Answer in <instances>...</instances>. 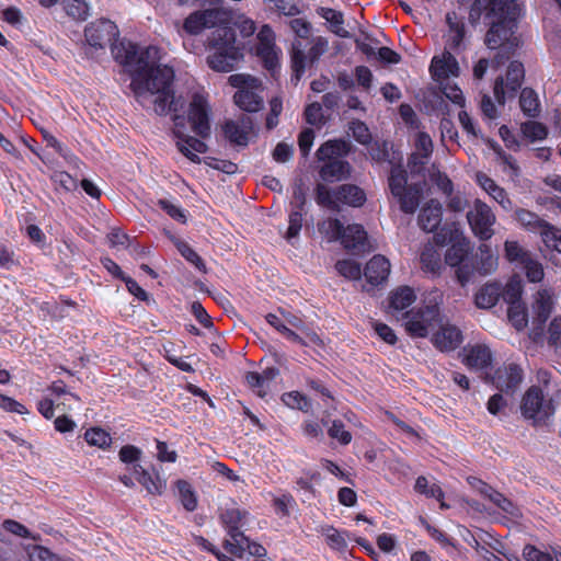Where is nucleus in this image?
I'll return each mask as SVG.
<instances>
[{"label":"nucleus","instance_id":"f257e3e1","mask_svg":"<svg viewBox=\"0 0 561 561\" xmlns=\"http://www.w3.org/2000/svg\"><path fill=\"white\" fill-rule=\"evenodd\" d=\"M519 8L516 0H490L486 18L491 26L485 35V45L497 49L492 59V68L504 66L519 47V38L515 36Z\"/></svg>","mask_w":561,"mask_h":561},{"label":"nucleus","instance_id":"f03ea898","mask_svg":"<svg viewBox=\"0 0 561 561\" xmlns=\"http://www.w3.org/2000/svg\"><path fill=\"white\" fill-rule=\"evenodd\" d=\"M156 54L157 48L152 46L142 49L138 67L131 71L130 89L136 96H141L146 92H160L172 87L173 69L169 66H156L150 62Z\"/></svg>","mask_w":561,"mask_h":561},{"label":"nucleus","instance_id":"7ed1b4c3","mask_svg":"<svg viewBox=\"0 0 561 561\" xmlns=\"http://www.w3.org/2000/svg\"><path fill=\"white\" fill-rule=\"evenodd\" d=\"M352 146L344 139H329L316 151L319 167V178L325 183H334L347 180L352 173V165L345 159L351 152Z\"/></svg>","mask_w":561,"mask_h":561},{"label":"nucleus","instance_id":"20e7f679","mask_svg":"<svg viewBox=\"0 0 561 561\" xmlns=\"http://www.w3.org/2000/svg\"><path fill=\"white\" fill-rule=\"evenodd\" d=\"M236 31L230 25H219L208 37V46L215 51L207 57L209 68L218 72H230L243 58L240 47L236 46Z\"/></svg>","mask_w":561,"mask_h":561},{"label":"nucleus","instance_id":"39448f33","mask_svg":"<svg viewBox=\"0 0 561 561\" xmlns=\"http://www.w3.org/2000/svg\"><path fill=\"white\" fill-rule=\"evenodd\" d=\"M457 230L442 228L436 232L434 240L438 245H445L451 242L445 254L447 265L455 267V274L458 283L465 286L474 275L473 260L470 255V244L466 238H458Z\"/></svg>","mask_w":561,"mask_h":561},{"label":"nucleus","instance_id":"423d86ee","mask_svg":"<svg viewBox=\"0 0 561 561\" xmlns=\"http://www.w3.org/2000/svg\"><path fill=\"white\" fill-rule=\"evenodd\" d=\"M229 84L237 89L233 95L234 104L247 113H257L264 106L263 96L257 93L262 83L249 75L236 73L228 79Z\"/></svg>","mask_w":561,"mask_h":561},{"label":"nucleus","instance_id":"0eeeda50","mask_svg":"<svg viewBox=\"0 0 561 561\" xmlns=\"http://www.w3.org/2000/svg\"><path fill=\"white\" fill-rule=\"evenodd\" d=\"M248 515V511L236 507L226 508L219 515L220 523L230 537V539L224 541V548L228 553L237 558H242L244 552L242 542L248 541V537L241 531V527Z\"/></svg>","mask_w":561,"mask_h":561},{"label":"nucleus","instance_id":"6e6552de","mask_svg":"<svg viewBox=\"0 0 561 561\" xmlns=\"http://www.w3.org/2000/svg\"><path fill=\"white\" fill-rule=\"evenodd\" d=\"M438 302L413 308L404 313V328L412 337H426L428 331L439 320Z\"/></svg>","mask_w":561,"mask_h":561},{"label":"nucleus","instance_id":"1a4fd4ad","mask_svg":"<svg viewBox=\"0 0 561 561\" xmlns=\"http://www.w3.org/2000/svg\"><path fill=\"white\" fill-rule=\"evenodd\" d=\"M551 399H545L540 387L531 386L524 394L520 405L525 419L531 420L534 425L545 423L554 413Z\"/></svg>","mask_w":561,"mask_h":561},{"label":"nucleus","instance_id":"9d476101","mask_svg":"<svg viewBox=\"0 0 561 561\" xmlns=\"http://www.w3.org/2000/svg\"><path fill=\"white\" fill-rule=\"evenodd\" d=\"M327 49H328V41L322 36H318L317 38H314L307 55L304 53V50L301 48V43L299 41H296L295 43H293V51H291L293 78H295L296 81H299L301 79L302 75L305 73L307 59L310 61V64H313L320 59V57L327 51Z\"/></svg>","mask_w":561,"mask_h":561},{"label":"nucleus","instance_id":"9b49d317","mask_svg":"<svg viewBox=\"0 0 561 561\" xmlns=\"http://www.w3.org/2000/svg\"><path fill=\"white\" fill-rule=\"evenodd\" d=\"M467 219L473 234L480 240L488 241L492 238L495 215L489 205L477 199L473 208L467 213Z\"/></svg>","mask_w":561,"mask_h":561},{"label":"nucleus","instance_id":"f8f14e48","mask_svg":"<svg viewBox=\"0 0 561 561\" xmlns=\"http://www.w3.org/2000/svg\"><path fill=\"white\" fill-rule=\"evenodd\" d=\"M210 108L207 99L199 93H195L190 103L187 121L192 130L202 139L210 136Z\"/></svg>","mask_w":561,"mask_h":561},{"label":"nucleus","instance_id":"ddd939ff","mask_svg":"<svg viewBox=\"0 0 561 561\" xmlns=\"http://www.w3.org/2000/svg\"><path fill=\"white\" fill-rule=\"evenodd\" d=\"M525 78L524 65L518 60L510 62L506 71V82L503 77H497L494 82V96L500 104L505 103V88L511 98H514L520 89Z\"/></svg>","mask_w":561,"mask_h":561},{"label":"nucleus","instance_id":"4468645a","mask_svg":"<svg viewBox=\"0 0 561 561\" xmlns=\"http://www.w3.org/2000/svg\"><path fill=\"white\" fill-rule=\"evenodd\" d=\"M119 32L117 25L107 19H100L91 22L84 30V37L89 46L99 49L111 45L118 38Z\"/></svg>","mask_w":561,"mask_h":561},{"label":"nucleus","instance_id":"2eb2a0df","mask_svg":"<svg viewBox=\"0 0 561 561\" xmlns=\"http://www.w3.org/2000/svg\"><path fill=\"white\" fill-rule=\"evenodd\" d=\"M225 12L219 9H208L191 13L183 23V28L191 35L199 34L204 28L216 30L224 23Z\"/></svg>","mask_w":561,"mask_h":561},{"label":"nucleus","instance_id":"dca6fc26","mask_svg":"<svg viewBox=\"0 0 561 561\" xmlns=\"http://www.w3.org/2000/svg\"><path fill=\"white\" fill-rule=\"evenodd\" d=\"M390 262L386 256L381 254L374 255L366 263L364 270L366 283L369 285V287L365 288V290L370 291L379 285L385 284L390 274Z\"/></svg>","mask_w":561,"mask_h":561},{"label":"nucleus","instance_id":"f3484780","mask_svg":"<svg viewBox=\"0 0 561 561\" xmlns=\"http://www.w3.org/2000/svg\"><path fill=\"white\" fill-rule=\"evenodd\" d=\"M523 369L519 365L511 363L499 367L493 377L495 387L501 391H515L523 380Z\"/></svg>","mask_w":561,"mask_h":561},{"label":"nucleus","instance_id":"a211bd4d","mask_svg":"<svg viewBox=\"0 0 561 561\" xmlns=\"http://www.w3.org/2000/svg\"><path fill=\"white\" fill-rule=\"evenodd\" d=\"M430 71L435 80H444L449 77H458L460 69L453 51L445 48V51L440 57H433Z\"/></svg>","mask_w":561,"mask_h":561},{"label":"nucleus","instance_id":"6ab92c4d","mask_svg":"<svg viewBox=\"0 0 561 561\" xmlns=\"http://www.w3.org/2000/svg\"><path fill=\"white\" fill-rule=\"evenodd\" d=\"M133 472L137 481L151 495H162L167 489V481L162 479L159 472L152 467L151 471L145 469L141 465L133 466Z\"/></svg>","mask_w":561,"mask_h":561},{"label":"nucleus","instance_id":"aec40b11","mask_svg":"<svg viewBox=\"0 0 561 561\" xmlns=\"http://www.w3.org/2000/svg\"><path fill=\"white\" fill-rule=\"evenodd\" d=\"M448 32L446 34L445 48L454 53H459L466 35V25L463 19H459L456 12L446 14Z\"/></svg>","mask_w":561,"mask_h":561},{"label":"nucleus","instance_id":"412c9836","mask_svg":"<svg viewBox=\"0 0 561 561\" xmlns=\"http://www.w3.org/2000/svg\"><path fill=\"white\" fill-rule=\"evenodd\" d=\"M111 51L118 64L125 67H133V70L138 67L141 50H138V46L136 44L126 41L118 42L116 39L111 44Z\"/></svg>","mask_w":561,"mask_h":561},{"label":"nucleus","instance_id":"4be33fe9","mask_svg":"<svg viewBox=\"0 0 561 561\" xmlns=\"http://www.w3.org/2000/svg\"><path fill=\"white\" fill-rule=\"evenodd\" d=\"M443 207L438 201L431 199L425 204L419 214L417 222L426 232L435 231L442 222Z\"/></svg>","mask_w":561,"mask_h":561},{"label":"nucleus","instance_id":"5701e85b","mask_svg":"<svg viewBox=\"0 0 561 561\" xmlns=\"http://www.w3.org/2000/svg\"><path fill=\"white\" fill-rule=\"evenodd\" d=\"M433 344L443 352L456 350L462 342V333L456 325H444L433 335Z\"/></svg>","mask_w":561,"mask_h":561},{"label":"nucleus","instance_id":"b1692460","mask_svg":"<svg viewBox=\"0 0 561 561\" xmlns=\"http://www.w3.org/2000/svg\"><path fill=\"white\" fill-rule=\"evenodd\" d=\"M178 150L193 163H201V158L197 153H206L208 146L202 139L184 135V137L176 140Z\"/></svg>","mask_w":561,"mask_h":561},{"label":"nucleus","instance_id":"393cba45","mask_svg":"<svg viewBox=\"0 0 561 561\" xmlns=\"http://www.w3.org/2000/svg\"><path fill=\"white\" fill-rule=\"evenodd\" d=\"M334 197L339 204L351 207H362L366 202V193L355 184H342L334 190Z\"/></svg>","mask_w":561,"mask_h":561},{"label":"nucleus","instance_id":"a878e982","mask_svg":"<svg viewBox=\"0 0 561 561\" xmlns=\"http://www.w3.org/2000/svg\"><path fill=\"white\" fill-rule=\"evenodd\" d=\"M502 285L496 282L481 286L474 295V304L480 309L494 307L501 299Z\"/></svg>","mask_w":561,"mask_h":561},{"label":"nucleus","instance_id":"bb28decb","mask_svg":"<svg viewBox=\"0 0 561 561\" xmlns=\"http://www.w3.org/2000/svg\"><path fill=\"white\" fill-rule=\"evenodd\" d=\"M492 362V353L484 344H476L466 348V356L463 363L469 368L483 369L486 368Z\"/></svg>","mask_w":561,"mask_h":561},{"label":"nucleus","instance_id":"cd10ccee","mask_svg":"<svg viewBox=\"0 0 561 561\" xmlns=\"http://www.w3.org/2000/svg\"><path fill=\"white\" fill-rule=\"evenodd\" d=\"M533 309L535 314L534 322L537 323L539 328H543L553 309L552 298L546 289L538 291Z\"/></svg>","mask_w":561,"mask_h":561},{"label":"nucleus","instance_id":"c85d7f7f","mask_svg":"<svg viewBox=\"0 0 561 561\" xmlns=\"http://www.w3.org/2000/svg\"><path fill=\"white\" fill-rule=\"evenodd\" d=\"M366 240L367 232L362 225L353 224L344 227V234L342 236L341 243L345 249H360L365 244Z\"/></svg>","mask_w":561,"mask_h":561},{"label":"nucleus","instance_id":"c756f323","mask_svg":"<svg viewBox=\"0 0 561 561\" xmlns=\"http://www.w3.org/2000/svg\"><path fill=\"white\" fill-rule=\"evenodd\" d=\"M416 149L421 152H414L409 158V163L416 164V159H420V165L424 167L433 153V141L431 136L425 131H420L415 140Z\"/></svg>","mask_w":561,"mask_h":561},{"label":"nucleus","instance_id":"7c9ffc66","mask_svg":"<svg viewBox=\"0 0 561 561\" xmlns=\"http://www.w3.org/2000/svg\"><path fill=\"white\" fill-rule=\"evenodd\" d=\"M416 299L415 291L410 286H399L389 296V307L401 311L410 307Z\"/></svg>","mask_w":561,"mask_h":561},{"label":"nucleus","instance_id":"2f4dec72","mask_svg":"<svg viewBox=\"0 0 561 561\" xmlns=\"http://www.w3.org/2000/svg\"><path fill=\"white\" fill-rule=\"evenodd\" d=\"M225 138L234 146L245 147L249 144L248 130L233 119H227L221 126Z\"/></svg>","mask_w":561,"mask_h":561},{"label":"nucleus","instance_id":"473e14b6","mask_svg":"<svg viewBox=\"0 0 561 561\" xmlns=\"http://www.w3.org/2000/svg\"><path fill=\"white\" fill-rule=\"evenodd\" d=\"M480 255H472L474 274L488 275L495 270L496 261L485 244L479 247Z\"/></svg>","mask_w":561,"mask_h":561},{"label":"nucleus","instance_id":"72a5a7b5","mask_svg":"<svg viewBox=\"0 0 561 561\" xmlns=\"http://www.w3.org/2000/svg\"><path fill=\"white\" fill-rule=\"evenodd\" d=\"M152 94H157V98L153 100V105L154 112L158 115H165L169 112H178L179 108L172 87L160 92H153Z\"/></svg>","mask_w":561,"mask_h":561},{"label":"nucleus","instance_id":"f704fd0d","mask_svg":"<svg viewBox=\"0 0 561 561\" xmlns=\"http://www.w3.org/2000/svg\"><path fill=\"white\" fill-rule=\"evenodd\" d=\"M539 100L537 93L531 88H524L519 96V106L522 112L528 117L539 115Z\"/></svg>","mask_w":561,"mask_h":561},{"label":"nucleus","instance_id":"c9c22d12","mask_svg":"<svg viewBox=\"0 0 561 561\" xmlns=\"http://www.w3.org/2000/svg\"><path fill=\"white\" fill-rule=\"evenodd\" d=\"M84 440L90 446L101 449H108L112 445V437L110 433L99 426L88 428L83 434Z\"/></svg>","mask_w":561,"mask_h":561},{"label":"nucleus","instance_id":"e433bc0d","mask_svg":"<svg viewBox=\"0 0 561 561\" xmlns=\"http://www.w3.org/2000/svg\"><path fill=\"white\" fill-rule=\"evenodd\" d=\"M179 491L180 502L187 512H193L197 508V496L190 482L179 479L175 482Z\"/></svg>","mask_w":561,"mask_h":561},{"label":"nucleus","instance_id":"4c0bfd02","mask_svg":"<svg viewBox=\"0 0 561 561\" xmlns=\"http://www.w3.org/2000/svg\"><path fill=\"white\" fill-rule=\"evenodd\" d=\"M514 217L522 227L530 232H539L542 228V221H546L536 213L525 208H517L514 213Z\"/></svg>","mask_w":561,"mask_h":561},{"label":"nucleus","instance_id":"58836bf2","mask_svg":"<svg viewBox=\"0 0 561 561\" xmlns=\"http://www.w3.org/2000/svg\"><path fill=\"white\" fill-rule=\"evenodd\" d=\"M539 233L547 248L561 253V230L559 228L548 221H542Z\"/></svg>","mask_w":561,"mask_h":561},{"label":"nucleus","instance_id":"ea45409f","mask_svg":"<svg viewBox=\"0 0 561 561\" xmlns=\"http://www.w3.org/2000/svg\"><path fill=\"white\" fill-rule=\"evenodd\" d=\"M510 323L517 330H524L528 324V312L525 302H517L507 307Z\"/></svg>","mask_w":561,"mask_h":561},{"label":"nucleus","instance_id":"a19ab883","mask_svg":"<svg viewBox=\"0 0 561 561\" xmlns=\"http://www.w3.org/2000/svg\"><path fill=\"white\" fill-rule=\"evenodd\" d=\"M408 183V173L402 168V165H396L391 168L390 175L388 179V184L391 194L396 197L398 194L403 193L409 187Z\"/></svg>","mask_w":561,"mask_h":561},{"label":"nucleus","instance_id":"79ce46f5","mask_svg":"<svg viewBox=\"0 0 561 561\" xmlns=\"http://www.w3.org/2000/svg\"><path fill=\"white\" fill-rule=\"evenodd\" d=\"M505 259L511 263L523 265L531 256L529 251L524 249L518 241L506 240L504 243Z\"/></svg>","mask_w":561,"mask_h":561},{"label":"nucleus","instance_id":"37998d69","mask_svg":"<svg viewBox=\"0 0 561 561\" xmlns=\"http://www.w3.org/2000/svg\"><path fill=\"white\" fill-rule=\"evenodd\" d=\"M523 285L520 279L512 277L504 287H502L501 298L507 306L522 302Z\"/></svg>","mask_w":561,"mask_h":561},{"label":"nucleus","instance_id":"c03bdc74","mask_svg":"<svg viewBox=\"0 0 561 561\" xmlns=\"http://www.w3.org/2000/svg\"><path fill=\"white\" fill-rule=\"evenodd\" d=\"M265 320L270 325H272L280 334H283L288 341L300 345H306L305 340L295 331L286 327L278 316L274 313H267L265 316Z\"/></svg>","mask_w":561,"mask_h":561},{"label":"nucleus","instance_id":"a18cd8bd","mask_svg":"<svg viewBox=\"0 0 561 561\" xmlns=\"http://www.w3.org/2000/svg\"><path fill=\"white\" fill-rule=\"evenodd\" d=\"M175 247L180 254L192 265L195 266L199 272H206V264L201 255L186 242L179 240L175 242Z\"/></svg>","mask_w":561,"mask_h":561},{"label":"nucleus","instance_id":"49530a36","mask_svg":"<svg viewBox=\"0 0 561 561\" xmlns=\"http://www.w3.org/2000/svg\"><path fill=\"white\" fill-rule=\"evenodd\" d=\"M319 231L324 234L329 241H341L344 234V225L337 218H329L319 224Z\"/></svg>","mask_w":561,"mask_h":561},{"label":"nucleus","instance_id":"de8ad7c7","mask_svg":"<svg viewBox=\"0 0 561 561\" xmlns=\"http://www.w3.org/2000/svg\"><path fill=\"white\" fill-rule=\"evenodd\" d=\"M400 204V209L405 214H413L420 204V193L417 190L409 187L403 193L396 196Z\"/></svg>","mask_w":561,"mask_h":561},{"label":"nucleus","instance_id":"09e8293b","mask_svg":"<svg viewBox=\"0 0 561 561\" xmlns=\"http://www.w3.org/2000/svg\"><path fill=\"white\" fill-rule=\"evenodd\" d=\"M335 270L347 279L358 280L362 277L360 264L351 259L339 260L335 263Z\"/></svg>","mask_w":561,"mask_h":561},{"label":"nucleus","instance_id":"8fccbe9b","mask_svg":"<svg viewBox=\"0 0 561 561\" xmlns=\"http://www.w3.org/2000/svg\"><path fill=\"white\" fill-rule=\"evenodd\" d=\"M316 202L319 206L330 208L332 210H339L340 205L334 197V191L331 192L324 184L318 183L314 188Z\"/></svg>","mask_w":561,"mask_h":561},{"label":"nucleus","instance_id":"3c124183","mask_svg":"<svg viewBox=\"0 0 561 561\" xmlns=\"http://www.w3.org/2000/svg\"><path fill=\"white\" fill-rule=\"evenodd\" d=\"M522 131L523 135L531 141L543 140L548 136L547 127L536 121H528L522 124Z\"/></svg>","mask_w":561,"mask_h":561},{"label":"nucleus","instance_id":"603ef678","mask_svg":"<svg viewBox=\"0 0 561 561\" xmlns=\"http://www.w3.org/2000/svg\"><path fill=\"white\" fill-rule=\"evenodd\" d=\"M348 130L353 138L360 145H369L371 142V134L368 126L360 119L350 122Z\"/></svg>","mask_w":561,"mask_h":561},{"label":"nucleus","instance_id":"864d4df0","mask_svg":"<svg viewBox=\"0 0 561 561\" xmlns=\"http://www.w3.org/2000/svg\"><path fill=\"white\" fill-rule=\"evenodd\" d=\"M328 435L337 440L341 445H348L352 442V434L345 428L341 420H334L328 430Z\"/></svg>","mask_w":561,"mask_h":561},{"label":"nucleus","instance_id":"5fc2aeb1","mask_svg":"<svg viewBox=\"0 0 561 561\" xmlns=\"http://www.w3.org/2000/svg\"><path fill=\"white\" fill-rule=\"evenodd\" d=\"M420 262L425 272L437 273L442 266L440 257L433 249L422 251Z\"/></svg>","mask_w":561,"mask_h":561},{"label":"nucleus","instance_id":"6e6d98bb","mask_svg":"<svg viewBox=\"0 0 561 561\" xmlns=\"http://www.w3.org/2000/svg\"><path fill=\"white\" fill-rule=\"evenodd\" d=\"M274 46L256 47V55L263 61L264 68L274 71L278 67V57Z\"/></svg>","mask_w":561,"mask_h":561},{"label":"nucleus","instance_id":"4d7b16f0","mask_svg":"<svg viewBox=\"0 0 561 561\" xmlns=\"http://www.w3.org/2000/svg\"><path fill=\"white\" fill-rule=\"evenodd\" d=\"M306 210L294 209L291 208L288 216V229L286 232L287 240L296 238L299 236V232L302 227L304 214Z\"/></svg>","mask_w":561,"mask_h":561},{"label":"nucleus","instance_id":"13d9d810","mask_svg":"<svg viewBox=\"0 0 561 561\" xmlns=\"http://www.w3.org/2000/svg\"><path fill=\"white\" fill-rule=\"evenodd\" d=\"M50 180L55 185H58L65 192H72L78 187L77 180L66 171L53 172Z\"/></svg>","mask_w":561,"mask_h":561},{"label":"nucleus","instance_id":"bf43d9fd","mask_svg":"<svg viewBox=\"0 0 561 561\" xmlns=\"http://www.w3.org/2000/svg\"><path fill=\"white\" fill-rule=\"evenodd\" d=\"M244 379L248 386L261 398L267 396L268 387L262 379L260 373L257 371H248L244 376Z\"/></svg>","mask_w":561,"mask_h":561},{"label":"nucleus","instance_id":"052dcab7","mask_svg":"<svg viewBox=\"0 0 561 561\" xmlns=\"http://www.w3.org/2000/svg\"><path fill=\"white\" fill-rule=\"evenodd\" d=\"M66 12L76 20H85L89 8L83 0H67L65 4Z\"/></svg>","mask_w":561,"mask_h":561},{"label":"nucleus","instance_id":"680f3d73","mask_svg":"<svg viewBox=\"0 0 561 561\" xmlns=\"http://www.w3.org/2000/svg\"><path fill=\"white\" fill-rule=\"evenodd\" d=\"M523 267L525 268L526 277L530 283H539L543 279L545 272L542 265L531 256L523 264Z\"/></svg>","mask_w":561,"mask_h":561},{"label":"nucleus","instance_id":"e2e57ef3","mask_svg":"<svg viewBox=\"0 0 561 561\" xmlns=\"http://www.w3.org/2000/svg\"><path fill=\"white\" fill-rule=\"evenodd\" d=\"M142 451L135 445H124L118 451V458L123 463L126 465H139Z\"/></svg>","mask_w":561,"mask_h":561},{"label":"nucleus","instance_id":"0e129e2a","mask_svg":"<svg viewBox=\"0 0 561 561\" xmlns=\"http://www.w3.org/2000/svg\"><path fill=\"white\" fill-rule=\"evenodd\" d=\"M305 119L309 125L321 126L324 124L322 105L318 102L308 104L305 108Z\"/></svg>","mask_w":561,"mask_h":561},{"label":"nucleus","instance_id":"69168bd1","mask_svg":"<svg viewBox=\"0 0 561 561\" xmlns=\"http://www.w3.org/2000/svg\"><path fill=\"white\" fill-rule=\"evenodd\" d=\"M328 546L336 551L344 552L347 549V542L342 533L334 527H330L325 534Z\"/></svg>","mask_w":561,"mask_h":561},{"label":"nucleus","instance_id":"338daca9","mask_svg":"<svg viewBox=\"0 0 561 561\" xmlns=\"http://www.w3.org/2000/svg\"><path fill=\"white\" fill-rule=\"evenodd\" d=\"M30 561H59V557L48 548L35 545L28 549Z\"/></svg>","mask_w":561,"mask_h":561},{"label":"nucleus","instance_id":"774afa93","mask_svg":"<svg viewBox=\"0 0 561 561\" xmlns=\"http://www.w3.org/2000/svg\"><path fill=\"white\" fill-rule=\"evenodd\" d=\"M523 557L526 561H553V557L549 552L541 551L530 543L524 547Z\"/></svg>","mask_w":561,"mask_h":561}]
</instances>
